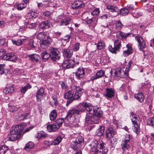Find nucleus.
<instances>
[{"instance_id": "10", "label": "nucleus", "mask_w": 154, "mask_h": 154, "mask_svg": "<svg viewBox=\"0 0 154 154\" xmlns=\"http://www.w3.org/2000/svg\"><path fill=\"white\" fill-rule=\"evenodd\" d=\"M115 76L120 77L122 78H125L127 77L128 75L127 72H124L120 68H117L115 70L114 72Z\"/></svg>"}, {"instance_id": "34", "label": "nucleus", "mask_w": 154, "mask_h": 154, "mask_svg": "<svg viewBox=\"0 0 154 154\" xmlns=\"http://www.w3.org/2000/svg\"><path fill=\"white\" fill-rule=\"evenodd\" d=\"M108 151V150L107 148L104 147L103 149L98 150L95 151L94 154H106Z\"/></svg>"}, {"instance_id": "29", "label": "nucleus", "mask_w": 154, "mask_h": 154, "mask_svg": "<svg viewBox=\"0 0 154 154\" xmlns=\"http://www.w3.org/2000/svg\"><path fill=\"white\" fill-rule=\"evenodd\" d=\"M135 98L137 99L140 102H143L144 99V97L143 94L141 93L135 94L134 95Z\"/></svg>"}, {"instance_id": "21", "label": "nucleus", "mask_w": 154, "mask_h": 154, "mask_svg": "<svg viewBox=\"0 0 154 154\" xmlns=\"http://www.w3.org/2000/svg\"><path fill=\"white\" fill-rule=\"evenodd\" d=\"M34 40L33 39L29 40L27 45V48L28 50H34L36 48L35 45L34 43Z\"/></svg>"}, {"instance_id": "18", "label": "nucleus", "mask_w": 154, "mask_h": 154, "mask_svg": "<svg viewBox=\"0 0 154 154\" xmlns=\"http://www.w3.org/2000/svg\"><path fill=\"white\" fill-rule=\"evenodd\" d=\"M44 94V90L42 88H41L38 89L37 91L35 97L37 101L41 102V99L43 97Z\"/></svg>"}, {"instance_id": "60", "label": "nucleus", "mask_w": 154, "mask_h": 154, "mask_svg": "<svg viewBox=\"0 0 154 154\" xmlns=\"http://www.w3.org/2000/svg\"><path fill=\"white\" fill-rule=\"evenodd\" d=\"M132 62L131 61H129V62L128 63L127 65L125 72H128L129 71V69L130 68L131 65L132 64Z\"/></svg>"}, {"instance_id": "58", "label": "nucleus", "mask_w": 154, "mask_h": 154, "mask_svg": "<svg viewBox=\"0 0 154 154\" xmlns=\"http://www.w3.org/2000/svg\"><path fill=\"white\" fill-rule=\"evenodd\" d=\"M5 65L4 64H0V74H3L5 72Z\"/></svg>"}, {"instance_id": "36", "label": "nucleus", "mask_w": 154, "mask_h": 154, "mask_svg": "<svg viewBox=\"0 0 154 154\" xmlns=\"http://www.w3.org/2000/svg\"><path fill=\"white\" fill-rule=\"evenodd\" d=\"M121 41L118 39H116L114 41V46H115V47L116 48V49H118L119 51L121 47Z\"/></svg>"}, {"instance_id": "44", "label": "nucleus", "mask_w": 154, "mask_h": 154, "mask_svg": "<svg viewBox=\"0 0 154 154\" xmlns=\"http://www.w3.org/2000/svg\"><path fill=\"white\" fill-rule=\"evenodd\" d=\"M147 123L148 125L154 128V118H150L147 120Z\"/></svg>"}, {"instance_id": "8", "label": "nucleus", "mask_w": 154, "mask_h": 154, "mask_svg": "<svg viewBox=\"0 0 154 154\" xmlns=\"http://www.w3.org/2000/svg\"><path fill=\"white\" fill-rule=\"evenodd\" d=\"M51 54V57L54 61L58 60L60 58V52L57 48L51 47L50 48Z\"/></svg>"}, {"instance_id": "42", "label": "nucleus", "mask_w": 154, "mask_h": 154, "mask_svg": "<svg viewBox=\"0 0 154 154\" xmlns=\"http://www.w3.org/2000/svg\"><path fill=\"white\" fill-rule=\"evenodd\" d=\"M109 50L111 53L113 54H116L117 52L119 51L118 49H116V48L115 47V46L114 45V47L110 45L108 47Z\"/></svg>"}, {"instance_id": "27", "label": "nucleus", "mask_w": 154, "mask_h": 154, "mask_svg": "<svg viewBox=\"0 0 154 154\" xmlns=\"http://www.w3.org/2000/svg\"><path fill=\"white\" fill-rule=\"evenodd\" d=\"M28 57L32 61L36 62L38 61L40 58L38 55L35 54L29 55Z\"/></svg>"}, {"instance_id": "59", "label": "nucleus", "mask_w": 154, "mask_h": 154, "mask_svg": "<svg viewBox=\"0 0 154 154\" xmlns=\"http://www.w3.org/2000/svg\"><path fill=\"white\" fill-rule=\"evenodd\" d=\"M61 32H54L53 34V36L56 38H58L61 36Z\"/></svg>"}, {"instance_id": "41", "label": "nucleus", "mask_w": 154, "mask_h": 154, "mask_svg": "<svg viewBox=\"0 0 154 154\" xmlns=\"http://www.w3.org/2000/svg\"><path fill=\"white\" fill-rule=\"evenodd\" d=\"M129 12V9L128 8H122L120 10V14L122 16L127 15Z\"/></svg>"}, {"instance_id": "5", "label": "nucleus", "mask_w": 154, "mask_h": 154, "mask_svg": "<svg viewBox=\"0 0 154 154\" xmlns=\"http://www.w3.org/2000/svg\"><path fill=\"white\" fill-rule=\"evenodd\" d=\"M76 57L78 58L76 60L71 59L66 61L62 64V66L64 68L67 69L73 68L76 65H78L79 64V57L78 55L76 56Z\"/></svg>"}, {"instance_id": "45", "label": "nucleus", "mask_w": 154, "mask_h": 154, "mask_svg": "<svg viewBox=\"0 0 154 154\" xmlns=\"http://www.w3.org/2000/svg\"><path fill=\"white\" fill-rule=\"evenodd\" d=\"M62 138L61 136H58L54 140L53 142L54 145H57L59 144L61 141Z\"/></svg>"}, {"instance_id": "14", "label": "nucleus", "mask_w": 154, "mask_h": 154, "mask_svg": "<svg viewBox=\"0 0 154 154\" xmlns=\"http://www.w3.org/2000/svg\"><path fill=\"white\" fill-rule=\"evenodd\" d=\"M85 6L84 3L81 0L75 1L71 5L73 9H79L83 8Z\"/></svg>"}, {"instance_id": "4", "label": "nucleus", "mask_w": 154, "mask_h": 154, "mask_svg": "<svg viewBox=\"0 0 154 154\" xmlns=\"http://www.w3.org/2000/svg\"><path fill=\"white\" fill-rule=\"evenodd\" d=\"M84 112V109H81V108L74 109L69 110L68 111L66 116L64 118V121H67L69 122H72L71 118H74L75 115H80Z\"/></svg>"}, {"instance_id": "24", "label": "nucleus", "mask_w": 154, "mask_h": 154, "mask_svg": "<svg viewBox=\"0 0 154 154\" xmlns=\"http://www.w3.org/2000/svg\"><path fill=\"white\" fill-rule=\"evenodd\" d=\"M104 75V71L102 70H100L96 73L95 75L91 77V80H94L100 78L102 76H103Z\"/></svg>"}, {"instance_id": "51", "label": "nucleus", "mask_w": 154, "mask_h": 154, "mask_svg": "<svg viewBox=\"0 0 154 154\" xmlns=\"http://www.w3.org/2000/svg\"><path fill=\"white\" fill-rule=\"evenodd\" d=\"M80 43H76L74 44L72 47V51H78L79 49Z\"/></svg>"}, {"instance_id": "32", "label": "nucleus", "mask_w": 154, "mask_h": 154, "mask_svg": "<svg viewBox=\"0 0 154 154\" xmlns=\"http://www.w3.org/2000/svg\"><path fill=\"white\" fill-rule=\"evenodd\" d=\"M9 149V148L7 146L2 145L0 148V154H5Z\"/></svg>"}, {"instance_id": "26", "label": "nucleus", "mask_w": 154, "mask_h": 154, "mask_svg": "<svg viewBox=\"0 0 154 154\" xmlns=\"http://www.w3.org/2000/svg\"><path fill=\"white\" fill-rule=\"evenodd\" d=\"M50 26V24L48 21H44L40 23L39 26L42 29H48Z\"/></svg>"}, {"instance_id": "39", "label": "nucleus", "mask_w": 154, "mask_h": 154, "mask_svg": "<svg viewBox=\"0 0 154 154\" xmlns=\"http://www.w3.org/2000/svg\"><path fill=\"white\" fill-rule=\"evenodd\" d=\"M124 26V25L122 23L120 20H119L116 21V28L117 29H121Z\"/></svg>"}, {"instance_id": "30", "label": "nucleus", "mask_w": 154, "mask_h": 154, "mask_svg": "<svg viewBox=\"0 0 154 154\" xmlns=\"http://www.w3.org/2000/svg\"><path fill=\"white\" fill-rule=\"evenodd\" d=\"M57 114L55 109L52 110L49 115L50 119L51 121H53L57 118Z\"/></svg>"}, {"instance_id": "13", "label": "nucleus", "mask_w": 154, "mask_h": 154, "mask_svg": "<svg viewBox=\"0 0 154 154\" xmlns=\"http://www.w3.org/2000/svg\"><path fill=\"white\" fill-rule=\"evenodd\" d=\"M2 59L4 60L14 61L17 60V58L14 53H9L4 55Z\"/></svg>"}, {"instance_id": "1", "label": "nucleus", "mask_w": 154, "mask_h": 154, "mask_svg": "<svg viewBox=\"0 0 154 154\" xmlns=\"http://www.w3.org/2000/svg\"><path fill=\"white\" fill-rule=\"evenodd\" d=\"M83 108L84 111L86 110L88 112L87 113L85 118V122L87 123L92 124H97L100 121V118L103 114V111L100 109H93L92 106L89 103L83 102L80 104Z\"/></svg>"}, {"instance_id": "61", "label": "nucleus", "mask_w": 154, "mask_h": 154, "mask_svg": "<svg viewBox=\"0 0 154 154\" xmlns=\"http://www.w3.org/2000/svg\"><path fill=\"white\" fill-rule=\"evenodd\" d=\"M99 13L100 11L99 9L96 8L92 12L91 14L93 15H97Z\"/></svg>"}, {"instance_id": "38", "label": "nucleus", "mask_w": 154, "mask_h": 154, "mask_svg": "<svg viewBox=\"0 0 154 154\" xmlns=\"http://www.w3.org/2000/svg\"><path fill=\"white\" fill-rule=\"evenodd\" d=\"M130 35L129 33H125L121 31H119L117 35V36H120V39H122L123 38H125Z\"/></svg>"}, {"instance_id": "46", "label": "nucleus", "mask_w": 154, "mask_h": 154, "mask_svg": "<svg viewBox=\"0 0 154 154\" xmlns=\"http://www.w3.org/2000/svg\"><path fill=\"white\" fill-rule=\"evenodd\" d=\"M64 120L63 118H59L56 120L55 122L60 127L62 125Z\"/></svg>"}, {"instance_id": "63", "label": "nucleus", "mask_w": 154, "mask_h": 154, "mask_svg": "<svg viewBox=\"0 0 154 154\" xmlns=\"http://www.w3.org/2000/svg\"><path fill=\"white\" fill-rule=\"evenodd\" d=\"M62 88L63 89L66 90L67 88V84L64 82H62L61 83Z\"/></svg>"}, {"instance_id": "57", "label": "nucleus", "mask_w": 154, "mask_h": 154, "mask_svg": "<svg viewBox=\"0 0 154 154\" xmlns=\"http://www.w3.org/2000/svg\"><path fill=\"white\" fill-rule=\"evenodd\" d=\"M44 145L45 147L47 148L51 145H54L53 142L52 141H45L44 142Z\"/></svg>"}, {"instance_id": "15", "label": "nucleus", "mask_w": 154, "mask_h": 154, "mask_svg": "<svg viewBox=\"0 0 154 154\" xmlns=\"http://www.w3.org/2000/svg\"><path fill=\"white\" fill-rule=\"evenodd\" d=\"M126 49H124V51L123 52V55L125 57H127L132 53V45L130 43L127 44L126 46Z\"/></svg>"}, {"instance_id": "35", "label": "nucleus", "mask_w": 154, "mask_h": 154, "mask_svg": "<svg viewBox=\"0 0 154 154\" xmlns=\"http://www.w3.org/2000/svg\"><path fill=\"white\" fill-rule=\"evenodd\" d=\"M104 127L103 126H100L97 131V134L99 136H102L104 132Z\"/></svg>"}, {"instance_id": "40", "label": "nucleus", "mask_w": 154, "mask_h": 154, "mask_svg": "<svg viewBox=\"0 0 154 154\" xmlns=\"http://www.w3.org/2000/svg\"><path fill=\"white\" fill-rule=\"evenodd\" d=\"M52 101H50V105L53 106L54 105V104L55 106H57L58 104V101L57 98L55 96H53L52 97Z\"/></svg>"}, {"instance_id": "54", "label": "nucleus", "mask_w": 154, "mask_h": 154, "mask_svg": "<svg viewBox=\"0 0 154 154\" xmlns=\"http://www.w3.org/2000/svg\"><path fill=\"white\" fill-rule=\"evenodd\" d=\"M12 41L14 44L17 46H19L22 45L21 41L20 39H18L17 40L12 39Z\"/></svg>"}, {"instance_id": "31", "label": "nucleus", "mask_w": 154, "mask_h": 154, "mask_svg": "<svg viewBox=\"0 0 154 154\" xmlns=\"http://www.w3.org/2000/svg\"><path fill=\"white\" fill-rule=\"evenodd\" d=\"M97 19L96 18H92L88 20L86 22L88 24H92L93 26H95L97 24Z\"/></svg>"}, {"instance_id": "3", "label": "nucleus", "mask_w": 154, "mask_h": 154, "mask_svg": "<svg viewBox=\"0 0 154 154\" xmlns=\"http://www.w3.org/2000/svg\"><path fill=\"white\" fill-rule=\"evenodd\" d=\"M130 117L132 122L134 125L133 130L137 134L140 132V118L138 116L134 114L133 112L131 113Z\"/></svg>"}, {"instance_id": "56", "label": "nucleus", "mask_w": 154, "mask_h": 154, "mask_svg": "<svg viewBox=\"0 0 154 154\" xmlns=\"http://www.w3.org/2000/svg\"><path fill=\"white\" fill-rule=\"evenodd\" d=\"M26 7L23 3H20L17 5V9L19 10H21Z\"/></svg>"}, {"instance_id": "16", "label": "nucleus", "mask_w": 154, "mask_h": 154, "mask_svg": "<svg viewBox=\"0 0 154 154\" xmlns=\"http://www.w3.org/2000/svg\"><path fill=\"white\" fill-rule=\"evenodd\" d=\"M116 132L112 127L109 128L106 132V138L111 139L115 135Z\"/></svg>"}, {"instance_id": "47", "label": "nucleus", "mask_w": 154, "mask_h": 154, "mask_svg": "<svg viewBox=\"0 0 154 154\" xmlns=\"http://www.w3.org/2000/svg\"><path fill=\"white\" fill-rule=\"evenodd\" d=\"M51 38L48 37L47 39L45 40H43L42 43L41 44V45L42 46L43 45H45L47 46L49 45V44L50 42Z\"/></svg>"}, {"instance_id": "2", "label": "nucleus", "mask_w": 154, "mask_h": 154, "mask_svg": "<svg viewBox=\"0 0 154 154\" xmlns=\"http://www.w3.org/2000/svg\"><path fill=\"white\" fill-rule=\"evenodd\" d=\"M75 91L74 92L72 90L66 92L64 94V98L65 99H68L67 101L66 106L72 103L75 100L79 98L82 95L83 92L82 89L79 86H74Z\"/></svg>"}, {"instance_id": "62", "label": "nucleus", "mask_w": 154, "mask_h": 154, "mask_svg": "<svg viewBox=\"0 0 154 154\" xmlns=\"http://www.w3.org/2000/svg\"><path fill=\"white\" fill-rule=\"evenodd\" d=\"M98 143L99 145V146L98 147L100 149V150L103 149H104V147H105L104 146V144L102 141H99V143Z\"/></svg>"}, {"instance_id": "50", "label": "nucleus", "mask_w": 154, "mask_h": 154, "mask_svg": "<svg viewBox=\"0 0 154 154\" xmlns=\"http://www.w3.org/2000/svg\"><path fill=\"white\" fill-rule=\"evenodd\" d=\"M46 36V35L43 32L39 33L37 35V38L40 40H43Z\"/></svg>"}, {"instance_id": "9", "label": "nucleus", "mask_w": 154, "mask_h": 154, "mask_svg": "<svg viewBox=\"0 0 154 154\" xmlns=\"http://www.w3.org/2000/svg\"><path fill=\"white\" fill-rule=\"evenodd\" d=\"M135 39L138 43L140 49L144 52L143 49L145 48L146 45L143 38L141 36L137 35L135 36Z\"/></svg>"}, {"instance_id": "11", "label": "nucleus", "mask_w": 154, "mask_h": 154, "mask_svg": "<svg viewBox=\"0 0 154 154\" xmlns=\"http://www.w3.org/2000/svg\"><path fill=\"white\" fill-rule=\"evenodd\" d=\"M130 136L129 135H127L124 141H122L121 143L122 148L124 151L127 150L129 147Z\"/></svg>"}, {"instance_id": "37", "label": "nucleus", "mask_w": 154, "mask_h": 154, "mask_svg": "<svg viewBox=\"0 0 154 154\" xmlns=\"http://www.w3.org/2000/svg\"><path fill=\"white\" fill-rule=\"evenodd\" d=\"M47 134L44 132L41 131L38 132L36 135V137L38 139L42 137H45L47 136Z\"/></svg>"}, {"instance_id": "64", "label": "nucleus", "mask_w": 154, "mask_h": 154, "mask_svg": "<svg viewBox=\"0 0 154 154\" xmlns=\"http://www.w3.org/2000/svg\"><path fill=\"white\" fill-rule=\"evenodd\" d=\"M148 141V137L147 135H146L143 136L142 139V142L145 143H147Z\"/></svg>"}, {"instance_id": "20", "label": "nucleus", "mask_w": 154, "mask_h": 154, "mask_svg": "<svg viewBox=\"0 0 154 154\" xmlns=\"http://www.w3.org/2000/svg\"><path fill=\"white\" fill-rule=\"evenodd\" d=\"M60 127L57 124H55V122L53 124L49 125L47 126V130L50 132L56 131Z\"/></svg>"}, {"instance_id": "43", "label": "nucleus", "mask_w": 154, "mask_h": 154, "mask_svg": "<svg viewBox=\"0 0 154 154\" xmlns=\"http://www.w3.org/2000/svg\"><path fill=\"white\" fill-rule=\"evenodd\" d=\"M106 8L111 12H117V8L112 5H109L106 6Z\"/></svg>"}, {"instance_id": "17", "label": "nucleus", "mask_w": 154, "mask_h": 154, "mask_svg": "<svg viewBox=\"0 0 154 154\" xmlns=\"http://www.w3.org/2000/svg\"><path fill=\"white\" fill-rule=\"evenodd\" d=\"M14 88L13 85L11 84L7 85L3 91V92L5 94H10L13 93L14 92Z\"/></svg>"}, {"instance_id": "23", "label": "nucleus", "mask_w": 154, "mask_h": 154, "mask_svg": "<svg viewBox=\"0 0 154 154\" xmlns=\"http://www.w3.org/2000/svg\"><path fill=\"white\" fill-rule=\"evenodd\" d=\"M70 18L66 16L63 18V20L60 22V26H66L69 24L70 22Z\"/></svg>"}, {"instance_id": "28", "label": "nucleus", "mask_w": 154, "mask_h": 154, "mask_svg": "<svg viewBox=\"0 0 154 154\" xmlns=\"http://www.w3.org/2000/svg\"><path fill=\"white\" fill-rule=\"evenodd\" d=\"M25 23L26 24L27 27L29 29H33L36 26L35 23L32 22L31 20L29 19L26 20Z\"/></svg>"}, {"instance_id": "12", "label": "nucleus", "mask_w": 154, "mask_h": 154, "mask_svg": "<svg viewBox=\"0 0 154 154\" xmlns=\"http://www.w3.org/2000/svg\"><path fill=\"white\" fill-rule=\"evenodd\" d=\"M115 91L112 88H106V92L104 96L107 100H110L114 97Z\"/></svg>"}, {"instance_id": "6", "label": "nucleus", "mask_w": 154, "mask_h": 154, "mask_svg": "<svg viewBox=\"0 0 154 154\" xmlns=\"http://www.w3.org/2000/svg\"><path fill=\"white\" fill-rule=\"evenodd\" d=\"M84 141V138L82 136L79 135H77L75 140L71 143V147L74 150H76L79 147L81 143Z\"/></svg>"}, {"instance_id": "52", "label": "nucleus", "mask_w": 154, "mask_h": 154, "mask_svg": "<svg viewBox=\"0 0 154 154\" xmlns=\"http://www.w3.org/2000/svg\"><path fill=\"white\" fill-rule=\"evenodd\" d=\"M41 56L42 59H47L51 57V54H49L46 52H44L42 54Z\"/></svg>"}, {"instance_id": "19", "label": "nucleus", "mask_w": 154, "mask_h": 154, "mask_svg": "<svg viewBox=\"0 0 154 154\" xmlns=\"http://www.w3.org/2000/svg\"><path fill=\"white\" fill-rule=\"evenodd\" d=\"M85 74L84 70L83 67H81L78 68L77 72L75 73V75L77 79H79L84 76Z\"/></svg>"}, {"instance_id": "25", "label": "nucleus", "mask_w": 154, "mask_h": 154, "mask_svg": "<svg viewBox=\"0 0 154 154\" xmlns=\"http://www.w3.org/2000/svg\"><path fill=\"white\" fill-rule=\"evenodd\" d=\"M97 141H92L91 144L89 145V148L90 149V151L92 152H95L96 151V149L98 145L97 144Z\"/></svg>"}, {"instance_id": "55", "label": "nucleus", "mask_w": 154, "mask_h": 154, "mask_svg": "<svg viewBox=\"0 0 154 154\" xmlns=\"http://www.w3.org/2000/svg\"><path fill=\"white\" fill-rule=\"evenodd\" d=\"M105 46V44L104 43L100 42L97 44V49L101 50Z\"/></svg>"}, {"instance_id": "53", "label": "nucleus", "mask_w": 154, "mask_h": 154, "mask_svg": "<svg viewBox=\"0 0 154 154\" xmlns=\"http://www.w3.org/2000/svg\"><path fill=\"white\" fill-rule=\"evenodd\" d=\"M20 108V107L18 106H9L10 111L12 112L17 111Z\"/></svg>"}, {"instance_id": "33", "label": "nucleus", "mask_w": 154, "mask_h": 154, "mask_svg": "<svg viewBox=\"0 0 154 154\" xmlns=\"http://www.w3.org/2000/svg\"><path fill=\"white\" fill-rule=\"evenodd\" d=\"M31 86L28 84L26 86L22 87L20 90V91L21 93L24 94L26 91L29 89H30L31 88Z\"/></svg>"}, {"instance_id": "49", "label": "nucleus", "mask_w": 154, "mask_h": 154, "mask_svg": "<svg viewBox=\"0 0 154 154\" xmlns=\"http://www.w3.org/2000/svg\"><path fill=\"white\" fill-rule=\"evenodd\" d=\"M18 135L17 134H11L8 137V140L14 141L16 140L17 138Z\"/></svg>"}, {"instance_id": "7", "label": "nucleus", "mask_w": 154, "mask_h": 154, "mask_svg": "<svg viewBox=\"0 0 154 154\" xmlns=\"http://www.w3.org/2000/svg\"><path fill=\"white\" fill-rule=\"evenodd\" d=\"M26 124L23 123L16 126L15 127H12L11 128L10 131V134H11L21 135L24 129Z\"/></svg>"}, {"instance_id": "48", "label": "nucleus", "mask_w": 154, "mask_h": 154, "mask_svg": "<svg viewBox=\"0 0 154 154\" xmlns=\"http://www.w3.org/2000/svg\"><path fill=\"white\" fill-rule=\"evenodd\" d=\"M34 146V144L31 141H29L26 144L24 148L26 150L28 149H31Z\"/></svg>"}, {"instance_id": "22", "label": "nucleus", "mask_w": 154, "mask_h": 154, "mask_svg": "<svg viewBox=\"0 0 154 154\" xmlns=\"http://www.w3.org/2000/svg\"><path fill=\"white\" fill-rule=\"evenodd\" d=\"M73 54V51L69 49H64L63 51V55L67 58H70Z\"/></svg>"}]
</instances>
